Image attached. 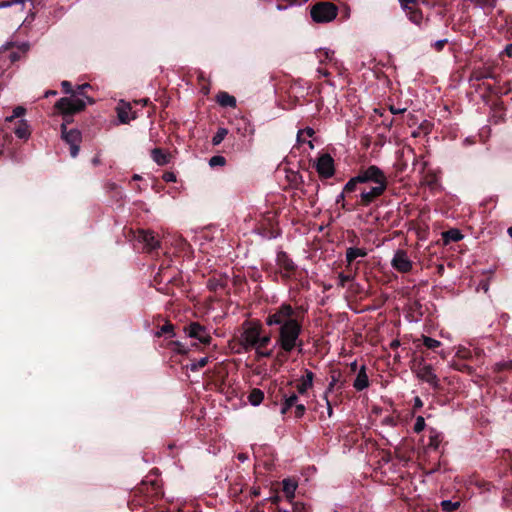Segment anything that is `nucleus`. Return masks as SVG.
I'll use <instances>...</instances> for the list:
<instances>
[{
	"instance_id": "obj_1",
	"label": "nucleus",
	"mask_w": 512,
	"mask_h": 512,
	"mask_svg": "<svg viewBox=\"0 0 512 512\" xmlns=\"http://www.w3.org/2000/svg\"><path fill=\"white\" fill-rule=\"evenodd\" d=\"M266 325L278 326V336L275 345L284 352L298 348L302 351L303 342L300 339L301 323L295 318V310L289 304L283 303L266 318Z\"/></svg>"
},
{
	"instance_id": "obj_2",
	"label": "nucleus",
	"mask_w": 512,
	"mask_h": 512,
	"mask_svg": "<svg viewBox=\"0 0 512 512\" xmlns=\"http://www.w3.org/2000/svg\"><path fill=\"white\" fill-rule=\"evenodd\" d=\"M261 330L260 324L245 321L239 336V344L245 351L254 349L258 357H271L272 351L266 349L271 342V337L270 335H262Z\"/></svg>"
},
{
	"instance_id": "obj_3",
	"label": "nucleus",
	"mask_w": 512,
	"mask_h": 512,
	"mask_svg": "<svg viewBox=\"0 0 512 512\" xmlns=\"http://www.w3.org/2000/svg\"><path fill=\"white\" fill-rule=\"evenodd\" d=\"M92 103V99L86 96L83 92H73L70 97L60 98L55 107L64 115H72L83 110L86 103Z\"/></svg>"
},
{
	"instance_id": "obj_4",
	"label": "nucleus",
	"mask_w": 512,
	"mask_h": 512,
	"mask_svg": "<svg viewBox=\"0 0 512 512\" xmlns=\"http://www.w3.org/2000/svg\"><path fill=\"white\" fill-rule=\"evenodd\" d=\"M337 7L330 2H320L312 6L310 15L314 22L327 23L337 16Z\"/></svg>"
},
{
	"instance_id": "obj_5",
	"label": "nucleus",
	"mask_w": 512,
	"mask_h": 512,
	"mask_svg": "<svg viewBox=\"0 0 512 512\" xmlns=\"http://www.w3.org/2000/svg\"><path fill=\"white\" fill-rule=\"evenodd\" d=\"M357 180H359L360 183L373 182L376 185L387 184V177L384 172L375 165H371L367 169L361 171L357 175Z\"/></svg>"
},
{
	"instance_id": "obj_6",
	"label": "nucleus",
	"mask_w": 512,
	"mask_h": 512,
	"mask_svg": "<svg viewBox=\"0 0 512 512\" xmlns=\"http://www.w3.org/2000/svg\"><path fill=\"white\" fill-rule=\"evenodd\" d=\"M317 173L322 178H330L335 173L334 160L328 153L321 154L315 162Z\"/></svg>"
},
{
	"instance_id": "obj_7",
	"label": "nucleus",
	"mask_w": 512,
	"mask_h": 512,
	"mask_svg": "<svg viewBox=\"0 0 512 512\" xmlns=\"http://www.w3.org/2000/svg\"><path fill=\"white\" fill-rule=\"evenodd\" d=\"M62 138L70 145V154L74 158L79 153V143L81 141V133L77 129L67 131L66 124L61 125Z\"/></svg>"
},
{
	"instance_id": "obj_8",
	"label": "nucleus",
	"mask_w": 512,
	"mask_h": 512,
	"mask_svg": "<svg viewBox=\"0 0 512 512\" xmlns=\"http://www.w3.org/2000/svg\"><path fill=\"white\" fill-rule=\"evenodd\" d=\"M391 266L398 272L407 273L411 271L413 263L405 250L398 249L391 260Z\"/></svg>"
},
{
	"instance_id": "obj_9",
	"label": "nucleus",
	"mask_w": 512,
	"mask_h": 512,
	"mask_svg": "<svg viewBox=\"0 0 512 512\" xmlns=\"http://www.w3.org/2000/svg\"><path fill=\"white\" fill-rule=\"evenodd\" d=\"M415 372H416V376L420 380L428 383L429 385H431L434 388L438 387L439 380H438V377L435 374L431 365L426 364V363H419Z\"/></svg>"
},
{
	"instance_id": "obj_10",
	"label": "nucleus",
	"mask_w": 512,
	"mask_h": 512,
	"mask_svg": "<svg viewBox=\"0 0 512 512\" xmlns=\"http://www.w3.org/2000/svg\"><path fill=\"white\" fill-rule=\"evenodd\" d=\"M185 333L188 337L195 338L203 344H208L211 341L210 334L207 332L206 328L197 322H193L185 327Z\"/></svg>"
},
{
	"instance_id": "obj_11",
	"label": "nucleus",
	"mask_w": 512,
	"mask_h": 512,
	"mask_svg": "<svg viewBox=\"0 0 512 512\" xmlns=\"http://www.w3.org/2000/svg\"><path fill=\"white\" fill-rule=\"evenodd\" d=\"M387 188V184H378L372 187L368 191H363L360 194L361 204L364 206H368L372 203L377 197L381 196Z\"/></svg>"
},
{
	"instance_id": "obj_12",
	"label": "nucleus",
	"mask_w": 512,
	"mask_h": 512,
	"mask_svg": "<svg viewBox=\"0 0 512 512\" xmlns=\"http://www.w3.org/2000/svg\"><path fill=\"white\" fill-rule=\"evenodd\" d=\"M369 386V379L366 373V367L364 365L361 366L360 370L357 373V376L353 382V387L357 391H362Z\"/></svg>"
},
{
	"instance_id": "obj_13",
	"label": "nucleus",
	"mask_w": 512,
	"mask_h": 512,
	"mask_svg": "<svg viewBox=\"0 0 512 512\" xmlns=\"http://www.w3.org/2000/svg\"><path fill=\"white\" fill-rule=\"evenodd\" d=\"M151 158L157 165L164 166L170 162L171 155L160 148H154L151 150Z\"/></svg>"
},
{
	"instance_id": "obj_14",
	"label": "nucleus",
	"mask_w": 512,
	"mask_h": 512,
	"mask_svg": "<svg viewBox=\"0 0 512 512\" xmlns=\"http://www.w3.org/2000/svg\"><path fill=\"white\" fill-rule=\"evenodd\" d=\"M139 239L145 244L148 250H154L159 246V242L153 232L142 231L139 235Z\"/></svg>"
},
{
	"instance_id": "obj_15",
	"label": "nucleus",
	"mask_w": 512,
	"mask_h": 512,
	"mask_svg": "<svg viewBox=\"0 0 512 512\" xmlns=\"http://www.w3.org/2000/svg\"><path fill=\"white\" fill-rule=\"evenodd\" d=\"M314 374L310 370H305V375L301 378V382L297 385L299 394H305L313 385Z\"/></svg>"
},
{
	"instance_id": "obj_16",
	"label": "nucleus",
	"mask_w": 512,
	"mask_h": 512,
	"mask_svg": "<svg viewBox=\"0 0 512 512\" xmlns=\"http://www.w3.org/2000/svg\"><path fill=\"white\" fill-rule=\"evenodd\" d=\"M131 106L123 101L117 107V114L121 123H129L134 117L130 116Z\"/></svg>"
},
{
	"instance_id": "obj_17",
	"label": "nucleus",
	"mask_w": 512,
	"mask_h": 512,
	"mask_svg": "<svg viewBox=\"0 0 512 512\" xmlns=\"http://www.w3.org/2000/svg\"><path fill=\"white\" fill-rule=\"evenodd\" d=\"M367 255V251L362 248L349 247L346 250V260L348 264H352L353 261L359 257L363 258Z\"/></svg>"
},
{
	"instance_id": "obj_18",
	"label": "nucleus",
	"mask_w": 512,
	"mask_h": 512,
	"mask_svg": "<svg viewBox=\"0 0 512 512\" xmlns=\"http://www.w3.org/2000/svg\"><path fill=\"white\" fill-rule=\"evenodd\" d=\"M283 484V492L287 496L288 499H293L295 495V491L297 489V482L287 478L282 481Z\"/></svg>"
},
{
	"instance_id": "obj_19",
	"label": "nucleus",
	"mask_w": 512,
	"mask_h": 512,
	"mask_svg": "<svg viewBox=\"0 0 512 512\" xmlns=\"http://www.w3.org/2000/svg\"><path fill=\"white\" fill-rule=\"evenodd\" d=\"M14 133L20 139H28L30 136V129L27 122L24 120L19 121L17 127L14 129Z\"/></svg>"
},
{
	"instance_id": "obj_20",
	"label": "nucleus",
	"mask_w": 512,
	"mask_h": 512,
	"mask_svg": "<svg viewBox=\"0 0 512 512\" xmlns=\"http://www.w3.org/2000/svg\"><path fill=\"white\" fill-rule=\"evenodd\" d=\"M218 103L223 107H235L236 99L226 92H220L217 96Z\"/></svg>"
},
{
	"instance_id": "obj_21",
	"label": "nucleus",
	"mask_w": 512,
	"mask_h": 512,
	"mask_svg": "<svg viewBox=\"0 0 512 512\" xmlns=\"http://www.w3.org/2000/svg\"><path fill=\"white\" fill-rule=\"evenodd\" d=\"M405 11L407 12V16L412 23L416 25H421L423 21V14L419 9L410 6V9H407Z\"/></svg>"
},
{
	"instance_id": "obj_22",
	"label": "nucleus",
	"mask_w": 512,
	"mask_h": 512,
	"mask_svg": "<svg viewBox=\"0 0 512 512\" xmlns=\"http://www.w3.org/2000/svg\"><path fill=\"white\" fill-rule=\"evenodd\" d=\"M444 241L447 242H457L463 238V235L458 229H450L442 234Z\"/></svg>"
},
{
	"instance_id": "obj_23",
	"label": "nucleus",
	"mask_w": 512,
	"mask_h": 512,
	"mask_svg": "<svg viewBox=\"0 0 512 512\" xmlns=\"http://www.w3.org/2000/svg\"><path fill=\"white\" fill-rule=\"evenodd\" d=\"M264 399V394L259 389H254L249 395V401L253 406L259 405Z\"/></svg>"
},
{
	"instance_id": "obj_24",
	"label": "nucleus",
	"mask_w": 512,
	"mask_h": 512,
	"mask_svg": "<svg viewBox=\"0 0 512 512\" xmlns=\"http://www.w3.org/2000/svg\"><path fill=\"white\" fill-rule=\"evenodd\" d=\"M440 506H441L442 510L445 512H454L455 510H457L459 508L460 502H458V501L453 502L451 500H443V501H441Z\"/></svg>"
},
{
	"instance_id": "obj_25",
	"label": "nucleus",
	"mask_w": 512,
	"mask_h": 512,
	"mask_svg": "<svg viewBox=\"0 0 512 512\" xmlns=\"http://www.w3.org/2000/svg\"><path fill=\"white\" fill-rule=\"evenodd\" d=\"M228 134V130L226 128H218L217 132L215 133V135L213 136L212 138V144L213 145H219L223 140L224 138L226 137V135Z\"/></svg>"
},
{
	"instance_id": "obj_26",
	"label": "nucleus",
	"mask_w": 512,
	"mask_h": 512,
	"mask_svg": "<svg viewBox=\"0 0 512 512\" xmlns=\"http://www.w3.org/2000/svg\"><path fill=\"white\" fill-rule=\"evenodd\" d=\"M163 334H169L171 337L174 336V326L171 323L164 324L156 333V337H161Z\"/></svg>"
},
{
	"instance_id": "obj_27",
	"label": "nucleus",
	"mask_w": 512,
	"mask_h": 512,
	"mask_svg": "<svg viewBox=\"0 0 512 512\" xmlns=\"http://www.w3.org/2000/svg\"><path fill=\"white\" fill-rule=\"evenodd\" d=\"M283 402L286 403V408H292L298 403V396L295 393L290 395H283Z\"/></svg>"
},
{
	"instance_id": "obj_28",
	"label": "nucleus",
	"mask_w": 512,
	"mask_h": 512,
	"mask_svg": "<svg viewBox=\"0 0 512 512\" xmlns=\"http://www.w3.org/2000/svg\"><path fill=\"white\" fill-rule=\"evenodd\" d=\"M25 108L22 106H17L13 110V114L11 116H7L5 118L6 122H12L15 118L21 117L25 114Z\"/></svg>"
},
{
	"instance_id": "obj_29",
	"label": "nucleus",
	"mask_w": 512,
	"mask_h": 512,
	"mask_svg": "<svg viewBox=\"0 0 512 512\" xmlns=\"http://www.w3.org/2000/svg\"><path fill=\"white\" fill-rule=\"evenodd\" d=\"M423 344L429 349H435L440 346V341L428 336H423Z\"/></svg>"
},
{
	"instance_id": "obj_30",
	"label": "nucleus",
	"mask_w": 512,
	"mask_h": 512,
	"mask_svg": "<svg viewBox=\"0 0 512 512\" xmlns=\"http://www.w3.org/2000/svg\"><path fill=\"white\" fill-rule=\"evenodd\" d=\"M225 163H226V159L220 155L213 156L209 160V165L211 167L224 166Z\"/></svg>"
},
{
	"instance_id": "obj_31",
	"label": "nucleus",
	"mask_w": 512,
	"mask_h": 512,
	"mask_svg": "<svg viewBox=\"0 0 512 512\" xmlns=\"http://www.w3.org/2000/svg\"><path fill=\"white\" fill-rule=\"evenodd\" d=\"M207 363H208V358L207 357H202L199 360H197L196 362L191 363L190 370L191 371H197L198 369L203 368L204 366H206Z\"/></svg>"
},
{
	"instance_id": "obj_32",
	"label": "nucleus",
	"mask_w": 512,
	"mask_h": 512,
	"mask_svg": "<svg viewBox=\"0 0 512 512\" xmlns=\"http://www.w3.org/2000/svg\"><path fill=\"white\" fill-rule=\"evenodd\" d=\"M360 181L357 180V176L351 178L344 186V192H353L356 189L357 184H359Z\"/></svg>"
},
{
	"instance_id": "obj_33",
	"label": "nucleus",
	"mask_w": 512,
	"mask_h": 512,
	"mask_svg": "<svg viewBox=\"0 0 512 512\" xmlns=\"http://www.w3.org/2000/svg\"><path fill=\"white\" fill-rule=\"evenodd\" d=\"M425 428V420L422 416H418L416 418L415 424H414V431L416 433H420Z\"/></svg>"
},
{
	"instance_id": "obj_34",
	"label": "nucleus",
	"mask_w": 512,
	"mask_h": 512,
	"mask_svg": "<svg viewBox=\"0 0 512 512\" xmlns=\"http://www.w3.org/2000/svg\"><path fill=\"white\" fill-rule=\"evenodd\" d=\"M294 407H295V417L301 418L304 415L305 410H306L304 404L297 403Z\"/></svg>"
},
{
	"instance_id": "obj_35",
	"label": "nucleus",
	"mask_w": 512,
	"mask_h": 512,
	"mask_svg": "<svg viewBox=\"0 0 512 512\" xmlns=\"http://www.w3.org/2000/svg\"><path fill=\"white\" fill-rule=\"evenodd\" d=\"M351 279H352V278H351V276H349V275H345V274H342V273H341V274H339V276H338V280H339L338 285H339V286H341V287H344V286H345V284H346L348 281H350Z\"/></svg>"
},
{
	"instance_id": "obj_36",
	"label": "nucleus",
	"mask_w": 512,
	"mask_h": 512,
	"mask_svg": "<svg viewBox=\"0 0 512 512\" xmlns=\"http://www.w3.org/2000/svg\"><path fill=\"white\" fill-rule=\"evenodd\" d=\"M61 86H62V89L63 91L66 93V94H71L73 92H75L73 89H72V85L69 81H63L61 83Z\"/></svg>"
},
{
	"instance_id": "obj_37",
	"label": "nucleus",
	"mask_w": 512,
	"mask_h": 512,
	"mask_svg": "<svg viewBox=\"0 0 512 512\" xmlns=\"http://www.w3.org/2000/svg\"><path fill=\"white\" fill-rule=\"evenodd\" d=\"M477 4H479L480 7H482V8H485V7L493 8L495 6V0H493V1H490V0H478Z\"/></svg>"
},
{
	"instance_id": "obj_38",
	"label": "nucleus",
	"mask_w": 512,
	"mask_h": 512,
	"mask_svg": "<svg viewBox=\"0 0 512 512\" xmlns=\"http://www.w3.org/2000/svg\"><path fill=\"white\" fill-rule=\"evenodd\" d=\"M403 10L410 9V5L416 3L417 0H398Z\"/></svg>"
},
{
	"instance_id": "obj_39",
	"label": "nucleus",
	"mask_w": 512,
	"mask_h": 512,
	"mask_svg": "<svg viewBox=\"0 0 512 512\" xmlns=\"http://www.w3.org/2000/svg\"><path fill=\"white\" fill-rule=\"evenodd\" d=\"M163 179L166 182H176V175L173 172H165L163 174Z\"/></svg>"
},
{
	"instance_id": "obj_40",
	"label": "nucleus",
	"mask_w": 512,
	"mask_h": 512,
	"mask_svg": "<svg viewBox=\"0 0 512 512\" xmlns=\"http://www.w3.org/2000/svg\"><path fill=\"white\" fill-rule=\"evenodd\" d=\"M282 258H284V259H285V263H284L285 268H287V269H289V270L294 268V264H293V262H292V261H290V260H288V259H286L287 257H286V255H285V254H281V255H279V257H278L279 261H281V260H282Z\"/></svg>"
},
{
	"instance_id": "obj_41",
	"label": "nucleus",
	"mask_w": 512,
	"mask_h": 512,
	"mask_svg": "<svg viewBox=\"0 0 512 512\" xmlns=\"http://www.w3.org/2000/svg\"><path fill=\"white\" fill-rule=\"evenodd\" d=\"M337 381H338L337 377H336L335 375H333V376L331 377V381H330V383H329V385H328V388H327V390L325 391V394H326V395H327L329 392H331V391L333 390V388H334V386L336 385Z\"/></svg>"
},
{
	"instance_id": "obj_42",
	"label": "nucleus",
	"mask_w": 512,
	"mask_h": 512,
	"mask_svg": "<svg viewBox=\"0 0 512 512\" xmlns=\"http://www.w3.org/2000/svg\"><path fill=\"white\" fill-rule=\"evenodd\" d=\"M324 398H325V400H326V404H327V412H328V416H329V417H331V416H332V413H333L331 403L329 402L328 397H327V395H326V394H324Z\"/></svg>"
},
{
	"instance_id": "obj_43",
	"label": "nucleus",
	"mask_w": 512,
	"mask_h": 512,
	"mask_svg": "<svg viewBox=\"0 0 512 512\" xmlns=\"http://www.w3.org/2000/svg\"><path fill=\"white\" fill-rule=\"evenodd\" d=\"M446 42H447V39H442V40L436 41L434 45L437 50H441Z\"/></svg>"
},
{
	"instance_id": "obj_44",
	"label": "nucleus",
	"mask_w": 512,
	"mask_h": 512,
	"mask_svg": "<svg viewBox=\"0 0 512 512\" xmlns=\"http://www.w3.org/2000/svg\"><path fill=\"white\" fill-rule=\"evenodd\" d=\"M390 111L393 114H402L406 111V108H394L393 106L390 107Z\"/></svg>"
},
{
	"instance_id": "obj_45",
	"label": "nucleus",
	"mask_w": 512,
	"mask_h": 512,
	"mask_svg": "<svg viewBox=\"0 0 512 512\" xmlns=\"http://www.w3.org/2000/svg\"><path fill=\"white\" fill-rule=\"evenodd\" d=\"M504 53L508 56V57H512V43L507 45L504 49Z\"/></svg>"
},
{
	"instance_id": "obj_46",
	"label": "nucleus",
	"mask_w": 512,
	"mask_h": 512,
	"mask_svg": "<svg viewBox=\"0 0 512 512\" xmlns=\"http://www.w3.org/2000/svg\"><path fill=\"white\" fill-rule=\"evenodd\" d=\"M303 133H306L307 136L312 137L314 135V130L311 127H306L302 130Z\"/></svg>"
},
{
	"instance_id": "obj_47",
	"label": "nucleus",
	"mask_w": 512,
	"mask_h": 512,
	"mask_svg": "<svg viewBox=\"0 0 512 512\" xmlns=\"http://www.w3.org/2000/svg\"><path fill=\"white\" fill-rule=\"evenodd\" d=\"M323 53H324L326 59H328V60L332 59L333 52L326 49V50H323Z\"/></svg>"
},
{
	"instance_id": "obj_48",
	"label": "nucleus",
	"mask_w": 512,
	"mask_h": 512,
	"mask_svg": "<svg viewBox=\"0 0 512 512\" xmlns=\"http://www.w3.org/2000/svg\"><path fill=\"white\" fill-rule=\"evenodd\" d=\"M89 87H90V85H89L88 83H85V84L79 85V86L77 87V89H78V91H77V92H82V90H83V89H87V88H89Z\"/></svg>"
},
{
	"instance_id": "obj_49",
	"label": "nucleus",
	"mask_w": 512,
	"mask_h": 512,
	"mask_svg": "<svg viewBox=\"0 0 512 512\" xmlns=\"http://www.w3.org/2000/svg\"><path fill=\"white\" fill-rule=\"evenodd\" d=\"M289 409H290V408H286V403H284V402H283L280 412H281V414H283V415H284V414H286V413H287V411H288Z\"/></svg>"
},
{
	"instance_id": "obj_50",
	"label": "nucleus",
	"mask_w": 512,
	"mask_h": 512,
	"mask_svg": "<svg viewBox=\"0 0 512 512\" xmlns=\"http://www.w3.org/2000/svg\"><path fill=\"white\" fill-rule=\"evenodd\" d=\"M303 134L302 130H299L297 133V142L302 143L304 140H302L301 135Z\"/></svg>"
},
{
	"instance_id": "obj_51",
	"label": "nucleus",
	"mask_w": 512,
	"mask_h": 512,
	"mask_svg": "<svg viewBox=\"0 0 512 512\" xmlns=\"http://www.w3.org/2000/svg\"><path fill=\"white\" fill-rule=\"evenodd\" d=\"M344 201V192L340 193L338 196H337V199H336V202L337 203H340Z\"/></svg>"
},
{
	"instance_id": "obj_52",
	"label": "nucleus",
	"mask_w": 512,
	"mask_h": 512,
	"mask_svg": "<svg viewBox=\"0 0 512 512\" xmlns=\"http://www.w3.org/2000/svg\"><path fill=\"white\" fill-rule=\"evenodd\" d=\"M415 406L416 407H421L422 406V401L419 397H416L415 398Z\"/></svg>"
},
{
	"instance_id": "obj_53",
	"label": "nucleus",
	"mask_w": 512,
	"mask_h": 512,
	"mask_svg": "<svg viewBox=\"0 0 512 512\" xmlns=\"http://www.w3.org/2000/svg\"><path fill=\"white\" fill-rule=\"evenodd\" d=\"M56 93H57V92H56V91H53V90L47 91V92L45 93V97H48V96H50V95H56Z\"/></svg>"
},
{
	"instance_id": "obj_54",
	"label": "nucleus",
	"mask_w": 512,
	"mask_h": 512,
	"mask_svg": "<svg viewBox=\"0 0 512 512\" xmlns=\"http://www.w3.org/2000/svg\"><path fill=\"white\" fill-rule=\"evenodd\" d=\"M318 73L321 74L322 76H327L328 75V72L325 71V70H322V69H318Z\"/></svg>"
},
{
	"instance_id": "obj_55",
	"label": "nucleus",
	"mask_w": 512,
	"mask_h": 512,
	"mask_svg": "<svg viewBox=\"0 0 512 512\" xmlns=\"http://www.w3.org/2000/svg\"><path fill=\"white\" fill-rule=\"evenodd\" d=\"M351 369H352L353 371H355V370L357 369V361H353V362L351 363Z\"/></svg>"
},
{
	"instance_id": "obj_56",
	"label": "nucleus",
	"mask_w": 512,
	"mask_h": 512,
	"mask_svg": "<svg viewBox=\"0 0 512 512\" xmlns=\"http://www.w3.org/2000/svg\"><path fill=\"white\" fill-rule=\"evenodd\" d=\"M92 162H93V164H94V165H98V164L100 163V161H99V159H98V158H94V159L92 160Z\"/></svg>"
},
{
	"instance_id": "obj_57",
	"label": "nucleus",
	"mask_w": 512,
	"mask_h": 512,
	"mask_svg": "<svg viewBox=\"0 0 512 512\" xmlns=\"http://www.w3.org/2000/svg\"><path fill=\"white\" fill-rule=\"evenodd\" d=\"M508 235L512 238V227L508 228Z\"/></svg>"
},
{
	"instance_id": "obj_58",
	"label": "nucleus",
	"mask_w": 512,
	"mask_h": 512,
	"mask_svg": "<svg viewBox=\"0 0 512 512\" xmlns=\"http://www.w3.org/2000/svg\"><path fill=\"white\" fill-rule=\"evenodd\" d=\"M133 179H134V180H139V179H141V177H140L139 175L135 174V175L133 176Z\"/></svg>"
},
{
	"instance_id": "obj_59",
	"label": "nucleus",
	"mask_w": 512,
	"mask_h": 512,
	"mask_svg": "<svg viewBox=\"0 0 512 512\" xmlns=\"http://www.w3.org/2000/svg\"><path fill=\"white\" fill-rule=\"evenodd\" d=\"M308 145H309V147H310L311 149H313V148H314V145H313L312 141H308Z\"/></svg>"
},
{
	"instance_id": "obj_60",
	"label": "nucleus",
	"mask_w": 512,
	"mask_h": 512,
	"mask_svg": "<svg viewBox=\"0 0 512 512\" xmlns=\"http://www.w3.org/2000/svg\"><path fill=\"white\" fill-rule=\"evenodd\" d=\"M278 512H289L287 510H282V509H279Z\"/></svg>"
},
{
	"instance_id": "obj_61",
	"label": "nucleus",
	"mask_w": 512,
	"mask_h": 512,
	"mask_svg": "<svg viewBox=\"0 0 512 512\" xmlns=\"http://www.w3.org/2000/svg\"><path fill=\"white\" fill-rule=\"evenodd\" d=\"M147 101H148L147 99L143 100L142 104H147Z\"/></svg>"
},
{
	"instance_id": "obj_62",
	"label": "nucleus",
	"mask_w": 512,
	"mask_h": 512,
	"mask_svg": "<svg viewBox=\"0 0 512 512\" xmlns=\"http://www.w3.org/2000/svg\"><path fill=\"white\" fill-rule=\"evenodd\" d=\"M147 101H148L147 99L143 100L142 104H147Z\"/></svg>"
},
{
	"instance_id": "obj_63",
	"label": "nucleus",
	"mask_w": 512,
	"mask_h": 512,
	"mask_svg": "<svg viewBox=\"0 0 512 512\" xmlns=\"http://www.w3.org/2000/svg\"><path fill=\"white\" fill-rule=\"evenodd\" d=\"M277 501H278V497L273 499V502H277Z\"/></svg>"
}]
</instances>
